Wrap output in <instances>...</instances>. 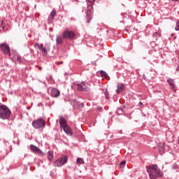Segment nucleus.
<instances>
[{
  "label": "nucleus",
  "instance_id": "20",
  "mask_svg": "<svg viewBox=\"0 0 179 179\" xmlns=\"http://www.w3.org/2000/svg\"><path fill=\"white\" fill-rule=\"evenodd\" d=\"M34 47L36 48H38V50H40L41 48V47H43V45H40L38 43H35Z\"/></svg>",
  "mask_w": 179,
  "mask_h": 179
},
{
  "label": "nucleus",
  "instance_id": "34",
  "mask_svg": "<svg viewBox=\"0 0 179 179\" xmlns=\"http://www.w3.org/2000/svg\"><path fill=\"white\" fill-rule=\"evenodd\" d=\"M174 35H175V34H171L172 36H174Z\"/></svg>",
  "mask_w": 179,
  "mask_h": 179
},
{
  "label": "nucleus",
  "instance_id": "35",
  "mask_svg": "<svg viewBox=\"0 0 179 179\" xmlns=\"http://www.w3.org/2000/svg\"><path fill=\"white\" fill-rule=\"evenodd\" d=\"M40 71H41V67H39Z\"/></svg>",
  "mask_w": 179,
  "mask_h": 179
},
{
  "label": "nucleus",
  "instance_id": "13",
  "mask_svg": "<svg viewBox=\"0 0 179 179\" xmlns=\"http://www.w3.org/2000/svg\"><path fill=\"white\" fill-rule=\"evenodd\" d=\"M48 159L49 162H52L54 160V152L52 151H48L47 152Z\"/></svg>",
  "mask_w": 179,
  "mask_h": 179
},
{
  "label": "nucleus",
  "instance_id": "15",
  "mask_svg": "<svg viewBox=\"0 0 179 179\" xmlns=\"http://www.w3.org/2000/svg\"><path fill=\"white\" fill-rule=\"evenodd\" d=\"M101 76L102 78H105V79H108V74L106 73L104 71H100Z\"/></svg>",
  "mask_w": 179,
  "mask_h": 179
},
{
  "label": "nucleus",
  "instance_id": "16",
  "mask_svg": "<svg viewBox=\"0 0 179 179\" xmlns=\"http://www.w3.org/2000/svg\"><path fill=\"white\" fill-rule=\"evenodd\" d=\"M56 43H57V44H62V36H57Z\"/></svg>",
  "mask_w": 179,
  "mask_h": 179
},
{
  "label": "nucleus",
  "instance_id": "2",
  "mask_svg": "<svg viewBox=\"0 0 179 179\" xmlns=\"http://www.w3.org/2000/svg\"><path fill=\"white\" fill-rule=\"evenodd\" d=\"M59 125L60 128H62L65 134L68 135L69 136H72L73 135V131H72V129L68 125V123H66V120L64 117H60L59 120Z\"/></svg>",
  "mask_w": 179,
  "mask_h": 179
},
{
  "label": "nucleus",
  "instance_id": "32",
  "mask_svg": "<svg viewBox=\"0 0 179 179\" xmlns=\"http://www.w3.org/2000/svg\"><path fill=\"white\" fill-rule=\"evenodd\" d=\"M172 1H178L179 0H171Z\"/></svg>",
  "mask_w": 179,
  "mask_h": 179
},
{
  "label": "nucleus",
  "instance_id": "19",
  "mask_svg": "<svg viewBox=\"0 0 179 179\" xmlns=\"http://www.w3.org/2000/svg\"><path fill=\"white\" fill-rule=\"evenodd\" d=\"M57 13V11L55 10V9H54L51 13H50V16L52 17V19H54L55 15Z\"/></svg>",
  "mask_w": 179,
  "mask_h": 179
},
{
  "label": "nucleus",
  "instance_id": "14",
  "mask_svg": "<svg viewBox=\"0 0 179 179\" xmlns=\"http://www.w3.org/2000/svg\"><path fill=\"white\" fill-rule=\"evenodd\" d=\"M85 163V161H83V159L78 157L77 158L76 164L77 166H80V164H83Z\"/></svg>",
  "mask_w": 179,
  "mask_h": 179
},
{
  "label": "nucleus",
  "instance_id": "1",
  "mask_svg": "<svg viewBox=\"0 0 179 179\" xmlns=\"http://www.w3.org/2000/svg\"><path fill=\"white\" fill-rule=\"evenodd\" d=\"M146 171L149 174L150 179H157L162 176V171L156 164L148 166Z\"/></svg>",
  "mask_w": 179,
  "mask_h": 179
},
{
  "label": "nucleus",
  "instance_id": "26",
  "mask_svg": "<svg viewBox=\"0 0 179 179\" xmlns=\"http://www.w3.org/2000/svg\"><path fill=\"white\" fill-rule=\"evenodd\" d=\"M87 17H89V11L87 12ZM89 20H90V18L88 17L87 21V23H89Z\"/></svg>",
  "mask_w": 179,
  "mask_h": 179
},
{
  "label": "nucleus",
  "instance_id": "21",
  "mask_svg": "<svg viewBox=\"0 0 179 179\" xmlns=\"http://www.w3.org/2000/svg\"><path fill=\"white\" fill-rule=\"evenodd\" d=\"M164 143H159V144H158V147H159L161 150H163V149H164Z\"/></svg>",
  "mask_w": 179,
  "mask_h": 179
},
{
  "label": "nucleus",
  "instance_id": "9",
  "mask_svg": "<svg viewBox=\"0 0 179 179\" xmlns=\"http://www.w3.org/2000/svg\"><path fill=\"white\" fill-rule=\"evenodd\" d=\"M29 148L34 153H36V155H39L40 156H44V152L40 150L37 146L34 145H30Z\"/></svg>",
  "mask_w": 179,
  "mask_h": 179
},
{
  "label": "nucleus",
  "instance_id": "29",
  "mask_svg": "<svg viewBox=\"0 0 179 179\" xmlns=\"http://www.w3.org/2000/svg\"><path fill=\"white\" fill-rule=\"evenodd\" d=\"M94 1H95V0H90V3H94Z\"/></svg>",
  "mask_w": 179,
  "mask_h": 179
},
{
  "label": "nucleus",
  "instance_id": "4",
  "mask_svg": "<svg viewBox=\"0 0 179 179\" xmlns=\"http://www.w3.org/2000/svg\"><path fill=\"white\" fill-rule=\"evenodd\" d=\"M32 127H34L35 129H40V128H44V127H45V120H44V119L41 117L36 119L32 122Z\"/></svg>",
  "mask_w": 179,
  "mask_h": 179
},
{
  "label": "nucleus",
  "instance_id": "7",
  "mask_svg": "<svg viewBox=\"0 0 179 179\" xmlns=\"http://www.w3.org/2000/svg\"><path fill=\"white\" fill-rule=\"evenodd\" d=\"M73 85L77 86L78 90L80 92H86L89 89V84L86 82H82L81 83H74Z\"/></svg>",
  "mask_w": 179,
  "mask_h": 179
},
{
  "label": "nucleus",
  "instance_id": "10",
  "mask_svg": "<svg viewBox=\"0 0 179 179\" xmlns=\"http://www.w3.org/2000/svg\"><path fill=\"white\" fill-rule=\"evenodd\" d=\"M63 38H73L75 37V33L72 31L65 30L62 33Z\"/></svg>",
  "mask_w": 179,
  "mask_h": 179
},
{
  "label": "nucleus",
  "instance_id": "36",
  "mask_svg": "<svg viewBox=\"0 0 179 179\" xmlns=\"http://www.w3.org/2000/svg\"><path fill=\"white\" fill-rule=\"evenodd\" d=\"M87 2H90V0H87Z\"/></svg>",
  "mask_w": 179,
  "mask_h": 179
},
{
  "label": "nucleus",
  "instance_id": "28",
  "mask_svg": "<svg viewBox=\"0 0 179 179\" xmlns=\"http://www.w3.org/2000/svg\"><path fill=\"white\" fill-rule=\"evenodd\" d=\"M158 35L159 36V34L157 33V32H155V34H154V36H158Z\"/></svg>",
  "mask_w": 179,
  "mask_h": 179
},
{
  "label": "nucleus",
  "instance_id": "12",
  "mask_svg": "<svg viewBox=\"0 0 179 179\" xmlns=\"http://www.w3.org/2000/svg\"><path fill=\"white\" fill-rule=\"evenodd\" d=\"M124 90H125V86H124L122 83H119L117 85V89L116 90V93H117V94H120V92H124Z\"/></svg>",
  "mask_w": 179,
  "mask_h": 179
},
{
  "label": "nucleus",
  "instance_id": "8",
  "mask_svg": "<svg viewBox=\"0 0 179 179\" xmlns=\"http://www.w3.org/2000/svg\"><path fill=\"white\" fill-rule=\"evenodd\" d=\"M0 49L2 52L5 54V55H10V48H9V45L6 43H0Z\"/></svg>",
  "mask_w": 179,
  "mask_h": 179
},
{
  "label": "nucleus",
  "instance_id": "22",
  "mask_svg": "<svg viewBox=\"0 0 179 179\" xmlns=\"http://www.w3.org/2000/svg\"><path fill=\"white\" fill-rule=\"evenodd\" d=\"M175 29L176 31L179 30V21L178 20L176 22V27Z\"/></svg>",
  "mask_w": 179,
  "mask_h": 179
},
{
  "label": "nucleus",
  "instance_id": "3",
  "mask_svg": "<svg viewBox=\"0 0 179 179\" xmlns=\"http://www.w3.org/2000/svg\"><path fill=\"white\" fill-rule=\"evenodd\" d=\"M10 117V110L6 105H0V118L8 120Z\"/></svg>",
  "mask_w": 179,
  "mask_h": 179
},
{
  "label": "nucleus",
  "instance_id": "31",
  "mask_svg": "<svg viewBox=\"0 0 179 179\" xmlns=\"http://www.w3.org/2000/svg\"><path fill=\"white\" fill-rule=\"evenodd\" d=\"M179 71V66H178V68L176 69V71L178 72Z\"/></svg>",
  "mask_w": 179,
  "mask_h": 179
},
{
  "label": "nucleus",
  "instance_id": "24",
  "mask_svg": "<svg viewBox=\"0 0 179 179\" xmlns=\"http://www.w3.org/2000/svg\"><path fill=\"white\" fill-rule=\"evenodd\" d=\"M106 99H108V92H107V90H105L104 91Z\"/></svg>",
  "mask_w": 179,
  "mask_h": 179
},
{
  "label": "nucleus",
  "instance_id": "37",
  "mask_svg": "<svg viewBox=\"0 0 179 179\" xmlns=\"http://www.w3.org/2000/svg\"><path fill=\"white\" fill-rule=\"evenodd\" d=\"M60 64H64V62H60Z\"/></svg>",
  "mask_w": 179,
  "mask_h": 179
},
{
  "label": "nucleus",
  "instance_id": "17",
  "mask_svg": "<svg viewBox=\"0 0 179 179\" xmlns=\"http://www.w3.org/2000/svg\"><path fill=\"white\" fill-rule=\"evenodd\" d=\"M167 82L169 85H170V86L172 87V89H174V86H175L174 81L172 79L169 78L167 80Z\"/></svg>",
  "mask_w": 179,
  "mask_h": 179
},
{
  "label": "nucleus",
  "instance_id": "5",
  "mask_svg": "<svg viewBox=\"0 0 179 179\" xmlns=\"http://www.w3.org/2000/svg\"><path fill=\"white\" fill-rule=\"evenodd\" d=\"M68 163V157L65 155H63L55 161L54 164L56 167H62L64 164Z\"/></svg>",
  "mask_w": 179,
  "mask_h": 179
},
{
  "label": "nucleus",
  "instance_id": "18",
  "mask_svg": "<svg viewBox=\"0 0 179 179\" xmlns=\"http://www.w3.org/2000/svg\"><path fill=\"white\" fill-rule=\"evenodd\" d=\"M39 50L40 51H41L43 55H45V54H47V50H45V48H44L43 46H41V48Z\"/></svg>",
  "mask_w": 179,
  "mask_h": 179
},
{
  "label": "nucleus",
  "instance_id": "27",
  "mask_svg": "<svg viewBox=\"0 0 179 179\" xmlns=\"http://www.w3.org/2000/svg\"><path fill=\"white\" fill-rule=\"evenodd\" d=\"M97 110H98V111H101V110H103V108H101V107H98V108H97Z\"/></svg>",
  "mask_w": 179,
  "mask_h": 179
},
{
  "label": "nucleus",
  "instance_id": "6",
  "mask_svg": "<svg viewBox=\"0 0 179 179\" xmlns=\"http://www.w3.org/2000/svg\"><path fill=\"white\" fill-rule=\"evenodd\" d=\"M9 57H10L12 61L15 64H20V62H22V57L19 56V53L16 51H12L9 55Z\"/></svg>",
  "mask_w": 179,
  "mask_h": 179
},
{
  "label": "nucleus",
  "instance_id": "23",
  "mask_svg": "<svg viewBox=\"0 0 179 179\" xmlns=\"http://www.w3.org/2000/svg\"><path fill=\"white\" fill-rule=\"evenodd\" d=\"M0 29H3V21L0 20Z\"/></svg>",
  "mask_w": 179,
  "mask_h": 179
},
{
  "label": "nucleus",
  "instance_id": "11",
  "mask_svg": "<svg viewBox=\"0 0 179 179\" xmlns=\"http://www.w3.org/2000/svg\"><path fill=\"white\" fill-rule=\"evenodd\" d=\"M50 93L52 97H58L60 94L59 90L55 88L52 89Z\"/></svg>",
  "mask_w": 179,
  "mask_h": 179
},
{
  "label": "nucleus",
  "instance_id": "25",
  "mask_svg": "<svg viewBox=\"0 0 179 179\" xmlns=\"http://www.w3.org/2000/svg\"><path fill=\"white\" fill-rule=\"evenodd\" d=\"M125 164H126V161L125 160L122 161V162H120V167L125 166Z\"/></svg>",
  "mask_w": 179,
  "mask_h": 179
},
{
  "label": "nucleus",
  "instance_id": "30",
  "mask_svg": "<svg viewBox=\"0 0 179 179\" xmlns=\"http://www.w3.org/2000/svg\"><path fill=\"white\" fill-rule=\"evenodd\" d=\"M139 104H140V106H142V107H143V104L142 102H139Z\"/></svg>",
  "mask_w": 179,
  "mask_h": 179
},
{
  "label": "nucleus",
  "instance_id": "33",
  "mask_svg": "<svg viewBox=\"0 0 179 179\" xmlns=\"http://www.w3.org/2000/svg\"><path fill=\"white\" fill-rule=\"evenodd\" d=\"M92 65H96V63H94V62H92Z\"/></svg>",
  "mask_w": 179,
  "mask_h": 179
},
{
  "label": "nucleus",
  "instance_id": "38",
  "mask_svg": "<svg viewBox=\"0 0 179 179\" xmlns=\"http://www.w3.org/2000/svg\"><path fill=\"white\" fill-rule=\"evenodd\" d=\"M178 144H179V138H178Z\"/></svg>",
  "mask_w": 179,
  "mask_h": 179
}]
</instances>
